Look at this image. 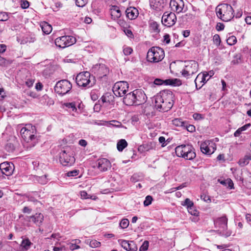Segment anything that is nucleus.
<instances>
[{"instance_id":"f03ea898","label":"nucleus","mask_w":251,"mask_h":251,"mask_svg":"<svg viewBox=\"0 0 251 251\" xmlns=\"http://www.w3.org/2000/svg\"><path fill=\"white\" fill-rule=\"evenodd\" d=\"M146 94L141 89H136L126 95L123 102L126 105H140L146 101Z\"/></svg>"},{"instance_id":"a211bd4d","label":"nucleus","mask_w":251,"mask_h":251,"mask_svg":"<svg viewBox=\"0 0 251 251\" xmlns=\"http://www.w3.org/2000/svg\"><path fill=\"white\" fill-rule=\"evenodd\" d=\"M154 84L157 85L164 84L165 85L179 86L181 84V82L179 79L177 78L168 79L165 80L159 78H156L154 81Z\"/></svg>"},{"instance_id":"c756f323","label":"nucleus","mask_w":251,"mask_h":251,"mask_svg":"<svg viewBox=\"0 0 251 251\" xmlns=\"http://www.w3.org/2000/svg\"><path fill=\"white\" fill-rule=\"evenodd\" d=\"M149 25L151 29L153 30L154 32L158 33L160 31L159 29L158 28L159 25L157 23V22L151 20L149 22Z\"/></svg>"},{"instance_id":"13d9d810","label":"nucleus","mask_w":251,"mask_h":251,"mask_svg":"<svg viewBox=\"0 0 251 251\" xmlns=\"http://www.w3.org/2000/svg\"><path fill=\"white\" fill-rule=\"evenodd\" d=\"M5 96L6 95L4 89L0 87V100L3 99Z\"/></svg>"},{"instance_id":"f3484780","label":"nucleus","mask_w":251,"mask_h":251,"mask_svg":"<svg viewBox=\"0 0 251 251\" xmlns=\"http://www.w3.org/2000/svg\"><path fill=\"white\" fill-rule=\"evenodd\" d=\"M92 71L98 77L102 78L109 72L108 68L104 64H96L92 69Z\"/></svg>"},{"instance_id":"c9c22d12","label":"nucleus","mask_w":251,"mask_h":251,"mask_svg":"<svg viewBox=\"0 0 251 251\" xmlns=\"http://www.w3.org/2000/svg\"><path fill=\"white\" fill-rule=\"evenodd\" d=\"M36 180L41 184H45L48 182V179L46 175H44L41 176H36Z\"/></svg>"},{"instance_id":"2eb2a0df","label":"nucleus","mask_w":251,"mask_h":251,"mask_svg":"<svg viewBox=\"0 0 251 251\" xmlns=\"http://www.w3.org/2000/svg\"><path fill=\"white\" fill-rule=\"evenodd\" d=\"M200 149L203 153L210 155L215 151L216 145L211 141H205L201 143Z\"/></svg>"},{"instance_id":"ea45409f","label":"nucleus","mask_w":251,"mask_h":251,"mask_svg":"<svg viewBox=\"0 0 251 251\" xmlns=\"http://www.w3.org/2000/svg\"><path fill=\"white\" fill-rule=\"evenodd\" d=\"M128 246L129 249L127 251H137V247L134 241H129Z\"/></svg>"},{"instance_id":"6e6d98bb","label":"nucleus","mask_w":251,"mask_h":251,"mask_svg":"<svg viewBox=\"0 0 251 251\" xmlns=\"http://www.w3.org/2000/svg\"><path fill=\"white\" fill-rule=\"evenodd\" d=\"M201 199L206 202H210L211 201V199L209 196H206L204 194L202 195H201Z\"/></svg>"},{"instance_id":"72a5a7b5","label":"nucleus","mask_w":251,"mask_h":251,"mask_svg":"<svg viewBox=\"0 0 251 251\" xmlns=\"http://www.w3.org/2000/svg\"><path fill=\"white\" fill-rule=\"evenodd\" d=\"M250 126V124H246L244 126L239 128L234 133V135L235 137L239 136L241 133L246 130Z\"/></svg>"},{"instance_id":"a19ab883","label":"nucleus","mask_w":251,"mask_h":251,"mask_svg":"<svg viewBox=\"0 0 251 251\" xmlns=\"http://www.w3.org/2000/svg\"><path fill=\"white\" fill-rule=\"evenodd\" d=\"M129 224V222L128 219H124L121 221L120 226L122 228H126L128 227Z\"/></svg>"},{"instance_id":"58836bf2","label":"nucleus","mask_w":251,"mask_h":251,"mask_svg":"<svg viewBox=\"0 0 251 251\" xmlns=\"http://www.w3.org/2000/svg\"><path fill=\"white\" fill-rule=\"evenodd\" d=\"M119 242L120 243L121 246L126 250L128 251V249H129V241H126L125 240H119Z\"/></svg>"},{"instance_id":"bf43d9fd","label":"nucleus","mask_w":251,"mask_h":251,"mask_svg":"<svg viewBox=\"0 0 251 251\" xmlns=\"http://www.w3.org/2000/svg\"><path fill=\"white\" fill-rule=\"evenodd\" d=\"M193 117L196 120H200L202 119V115L199 113H194L193 115Z\"/></svg>"},{"instance_id":"5fc2aeb1","label":"nucleus","mask_w":251,"mask_h":251,"mask_svg":"<svg viewBox=\"0 0 251 251\" xmlns=\"http://www.w3.org/2000/svg\"><path fill=\"white\" fill-rule=\"evenodd\" d=\"M225 25L223 23H218L217 24L216 28L218 31H221L224 29Z\"/></svg>"},{"instance_id":"39448f33","label":"nucleus","mask_w":251,"mask_h":251,"mask_svg":"<svg viewBox=\"0 0 251 251\" xmlns=\"http://www.w3.org/2000/svg\"><path fill=\"white\" fill-rule=\"evenodd\" d=\"M165 56L164 50L160 47H153L147 53V59L150 62L157 63L161 61Z\"/></svg>"},{"instance_id":"052dcab7","label":"nucleus","mask_w":251,"mask_h":251,"mask_svg":"<svg viewBox=\"0 0 251 251\" xmlns=\"http://www.w3.org/2000/svg\"><path fill=\"white\" fill-rule=\"evenodd\" d=\"M32 211V209L27 206H25L23 209V212L24 213L30 214Z\"/></svg>"},{"instance_id":"603ef678","label":"nucleus","mask_w":251,"mask_h":251,"mask_svg":"<svg viewBox=\"0 0 251 251\" xmlns=\"http://www.w3.org/2000/svg\"><path fill=\"white\" fill-rule=\"evenodd\" d=\"M107 97L111 98V95L108 93H106L101 98V100L103 103L105 102L107 103V101H108V100H107Z\"/></svg>"},{"instance_id":"ddd939ff","label":"nucleus","mask_w":251,"mask_h":251,"mask_svg":"<svg viewBox=\"0 0 251 251\" xmlns=\"http://www.w3.org/2000/svg\"><path fill=\"white\" fill-rule=\"evenodd\" d=\"M128 84L126 81H119L113 87V92L117 97H123L128 89Z\"/></svg>"},{"instance_id":"412c9836","label":"nucleus","mask_w":251,"mask_h":251,"mask_svg":"<svg viewBox=\"0 0 251 251\" xmlns=\"http://www.w3.org/2000/svg\"><path fill=\"white\" fill-rule=\"evenodd\" d=\"M27 219L29 222H32L36 225L40 226L44 220V216L41 213H37L34 215L27 217Z\"/></svg>"},{"instance_id":"8fccbe9b","label":"nucleus","mask_w":251,"mask_h":251,"mask_svg":"<svg viewBox=\"0 0 251 251\" xmlns=\"http://www.w3.org/2000/svg\"><path fill=\"white\" fill-rule=\"evenodd\" d=\"M29 6V3L27 0H22L21 2V6L23 9H26Z\"/></svg>"},{"instance_id":"20e7f679","label":"nucleus","mask_w":251,"mask_h":251,"mask_svg":"<svg viewBox=\"0 0 251 251\" xmlns=\"http://www.w3.org/2000/svg\"><path fill=\"white\" fill-rule=\"evenodd\" d=\"M176 154L178 157H181L187 160H193L196 154L193 146L189 144L181 145L175 149Z\"/></svg>"},{"instance_id":"864d4df0","label":"nucleus","mask_w":251,"mask_h":251,"mask_svg":"<svg viewBox=\"0 0 251 251\" xmlns=\"http://www.w3.org/2000/svg\"><path fill=\"white\" fill-rule=\"evenodd\" d=\"M6 149L8 151L12 152L14 150L15 148L12 144L8 143L6 145Z\"/></svg>"},{"instance_id":"2f4dec72","label":"nucleus","mask_w":251,"mask_h":251,"mask_svg":"<svg viewBox=\"0 0 251 251\" xmlns=\"http://www.w3.org/2000/svg\"><path fill=\"white\" fill-rule=\"evenodd\" d=\"M85 242L86 244H89L90 247L93 248L99 247L101 245L100 242L96 240H90L88 239L85 240Z\"/></svg>"},{"instance_id":"774afa93","label":"nucleus","mask_w":251,"mask_h":251,"mask_svg":"<svg viewBox=\"0 0 251 251\" xmlns=\"http://www.w3.org/2000/svg\"><path fill=\"white\" fill-rule=\"evenodd\" d=\"M63 250H65V247H53V251H63Z\"/></svg>"},{"instance_id":"e2e57ef3","label":"nucleus","mask_w":251,"mask_h":251,"mask_svg":"<svg viewBox=\"0 0 251 251\" xmlns=\"http://www.w3.org/2000/svg\"><path fill=\"white\" fill-rule=\"evenodd\" d=\"M164 41L166 44H169L170 42V35L168 34H165L164 35Z\"/></svg>"},{"instance_id":"3c124183","label":"nucleus","mask_w":251,"mask_h":251,"mask_svg":"<svg viewBox=\"0 0 251 251\" xmlns=\"http://www.w3.org/2000/svg\"><path fill=\"white\" fill-rule=\"evenodd\" d=\"M132 52V49L130 47H126L123 50V52L125 55H128Z\"/></svg>"},{"instance_id":"338daca9","label":"nucleus","mask_w":251,"mask_h":251,"mask_svg":"<svg viewBox=\"0 0 251 251\" xmlns=\"http://www.w3.org/2000/svg\"><path fill=\"white\" fill-rule=\"evenodd\" d=\"M126 34L129 37L133 36L132 32L130 29H126L125 30Z\"/></svg>"},{"instance_id":"aec40b11","label":"nucleus","mask_w":251,"mask_h":251,"mask_svg":"<svg viewBox=\"0 0 251 251\" xmlns=\"http://www.w3.org/2000/svg\"><path fill=\"white\" fill-rule=\"evenodd\" d=\"M98 168L100 171H106L109 169L111 167L110 162L106 158H101L97 161Z\"/></svg>"},{"instance_id":"423d86ee","label":"nucleus","mask_w":251,"mask_h":251,"mask_svg":"<svg viewBox=\"0 0 251 251\" xmlns=\"http://www.w3.org/2000/svg\"><path fill=\"white\" fill-rule=\"evenodd\" d=\"M20 133L25 141L27 143L33 141L31 144L32 146H35V141H34V140L35 139L36 129L34 126L31 124H27L25 127L21 128Z\"/></svg>"},{"instance_id":"bb28decb","label":"nucleus","mask_w":251,"mask_h":251,"mask_svg":"<svg viewBox=\"0 0 251 251\" xmlns=\"http://www.w3.org/2000/svg\"><path fill=\"white\" fill-rule=\"evenodd\" d=\"M172 124L177 127H185L187 126V122L183 121L180 118H176L172 121Z\"/></svg>"},{"instance_id":"393cba45","label":"nucleus","mask_w":251,"mask_h":251,"mask_svg":"<svg viewBox=\"0 0 251 251\" xmlns=\"http://www.w3.org/2000/svg\"><path fill=\"white\" fill-rule=\"evenodd\" d=\"M43 32L46 34H50L52 29V26L47 22H44L40 24Z\"/></svg>"},{"instance_id":"4c0bfd02","label":"nucleus","mask_w":251,"mask_h":251,"mask_svg":"<svg viewBox=\"0 0 251 251\" xmlns=\"http://www.w3.org/2000/svg\"><path fill=\"white\" fill-rule=\"evenodd\" d=\"M226 42L229 45L232 46L237 42V39L235 36H231L226 39Z\"/></svg>"},{"instance_id":"09e8293b","label":"nucleus","mask_w":251,"mask_h":251,"mask_svg":"<svg viewBox=\"0 0 251 251\" xmlns=\"http://www.w3.org/2000/svg\"><path fill=\"white\" fill-rule=\"evenodd\" d=\"M79 174V171L77 170H74L72 171H69L67 173V175L68 176H75Z\"/></svg>"},{"instance_id":"79ce46f5","label":"nucleus","mask_w":251,"mask_h":251,"mask_svg":"<svg viewBox=\"0 0 251 251\" xmlns=\"http://www.w3.org/2000/svg\"><path fill=\"white\" fill-rule=\"evenodd\" d=\"M152 200H153V199L151 196H150V195L147 196L145 198V200L144 201V205L145 206H149V205H150L151 203Z\"/></svg>"},{"instance_id":"4d7b16f0","label":"nucleus","mask_w":251,"mask_h":251,"mask_svg":"<svg viewBox=\"0 0 251 251\" xmlns=\"http://www.w3.org/2000/svg\"><path fill=\"white\" fill-rule=\"evenodd\" d=\"M80 197L81 199H86L89 198L87 192L85 191H82L80 192Z\"/></svg>"},{"instance_id":"a878e982","label":"nucleus","mask_w":251,"mask_h":251,"mask_svg":"<svg viewBox=\"0 0 251 251\" xmlns=\"http://www.w3.org/2000/svg\"><path fill=\"white\" fill-rule=\"evenodd\" d=\"M40 102L44 105L48 106H50L54 104L53 100L47 95H45L41 98Z\"/></svg>"},{"instance_id":"9d476101","label":"nucleus","mask_w":251,"mask_h":251,"mask_svg":"<svg viewBox=\"0 0 251 251\" xmlns=\"http://www.w3.org/2000/svg\"><path fill=\"white\" fill-rule=\"evenodd\" d=\"M91 75L88 72H82L78 74L75 78L76 84L80 87H90L92 86L90 80Z\"/></svg>"},{"instance_id":"0e129e2a","label":"nucleus","mask_w":251,"mask_h":251,"mask_svg":"<svg viewBox=\"0 0 251 251\" xmlns=\"http://www.w3.org/2000/svg\"><path fill=\"white\" fill-rule=\"evenodd\" d=\"M159 142L162 144V146L163 147H164L165 146H166V145L165 144V138L163 137V136H161L159 138Z\"/></svg>"},{"instance_id":"6ab92c4d","label":"nucleus","mask_w":251,"mask_h":251,"mask_svg":"<svg viewBox=\"0 0 251 251\" xmlns=\"http://www.w3.org/2000/svg\"><path fill=\"white\" fill-rule=\"evenodd\" d=\"M0 169L1 174L7 176L11 175L14 171V165L7 162H4L0 164Z\"/></svg>"},{"instance_id":"b1692460","label":"nucleus","mask_w":251,"mask_h":251,"mask_svg":"<svg viewBox=\"0 0 251 251\" xmlns=\"http://www.w3.org/2000/svg\"><path fill=\"white\" fill-rule=\"evenodd\" d=\"M155 1L156 0H150L151 7L156 11L161 10L164 7L163 2H161L159 1L156 2Z\"/></svg>"},{"instance_id":"cd10ccee","label":"nucleus","mask_w":251,"mask_h":251,"mask_svg":"<svg viewBox=\"0 0 251 251\" xmlns=\"http://www.w3.org/2000/svg\"><path fill=\"white\" fill-rule=\"evenodd\" d=\"M203 76L201 73L199 74L195 79L196 87L197 89H200L204 84H203Z\"/></svg>"},{"instance_id":"6e6552de","label":"nucleus","mask_w":251,"mask_h":251,"mask_svg":"<svg viewBox=\"0 0 251 251\" xmlns=\"http://www.w3.org/2000/svg\"><path fill=\"white\" fill-rule=\"evenodd\" d=\"M199 65L194 60H190L185 62V66L181 72L182 76L186 78H190L193 75L198 71Z\"/></svg>"},{"instance_id":"c85d7f7f","label":"nucleus","mask_w":251,"mask_h":251,"mask_svg":"<svg viewBox=\"0 0 251 251\" xmlns=\"http://www.w3.org/2000/svg\"><path fill=\"white\" fill-rule=\"evenodd\" d=\"M31 244V242L28 239H23L21 244V247L22 248V251H25L28 250L30 248Z\"/></svg>"},{"instance_id":"c03bdc74","label":"nucleus","mask_w":251,"mask_h":251,"mask_svg":"<svg viewBox=\"0 0 251 251\" xmlns=\"http://www.w3.org/2000/svg\"><path fill=\"white\" fill-rule=\"evenodd\" d=\"M188 212L194 216H198L199 212V211L195 208L194 205L192 206V207H190L187 209Z\"/></svg>"},{"instance_id":"dca6fc26","label":"nucleus","mask_w":251,"mask_h":251,"mask_svg":"<svg viewBox=\"0 0 251 251\" xmlns=\"http://www.w3.org/2000/svg\"><path fill=\"white\" fill-rule=\"evenodd\" d=\"M176 21V17L173 12H165L162 17V24L168 27L174 25Z\"/></svg>"},{"instance_id":"680f3d73","label":"nucleus","mask_w":251,"mask_h":251,"mask_svg":"<svg viewBox=\"0 0 251 251\" xmlns=\"http://www.w3.org/2000/svg\"><path fill=\"white\" fill-rule=\"evenodd\" d=\"M70 249L72 251H74L75 249H78L80 248V247L78 245H77L76 244H71L69 247Z\"/></svg>"},{"instance_id":"0eeeda50","label":"nucleus","mask_w":251,"mask_h":251,"mask_svg":"<svg viewBox=\"0 0 251 251\" xmlns=\"http://www.w3.org/2000/svg\"><path fill=\"white\" fill-rule=\"evenodd\" d=\"M59 161L63 166H72L74 164L75 158L70 148L67 147L60 152Z\"/></svg>"},{"instance_id":"9b49d317","label":"nucleus","mask_w":251,"mask_h":251,"mask_svg":"<svg viewBox=\"0 0 251 251\" xmlns=\"http://www.w3.org/2000/svg\"><path fill=\"white\" fill-rule=\"evenodd\" d=\"M227 218L226 216H222L218 218L214 223L215 227L218 228L220 233L226 237H228L231 235V232L226 231L227 228Z\"/></svg>"},{"instance_id":"4be33fe9","label":"nucleus","mask_w":251,"mask_h":251,"mask_svg":"<svg viewBox=\"0 0 251 251\" xmlns=\"http://www.w3.org/2000/svg\"><path fill=\"white\" fill-rule=\"evenodd\" d=\"M126 17L130 20L135 19L138 15L137 9L134 7H129L126 11Z\"/></svg>"},{"instance_id":"69168bd1","label":"nucleus","mask_w":251,"mask_h":251,"mask_svg":"<svg viewBox=\"0 0 251 251\" xmlns=\"http://www.w3.org/2000/svg\"><path fill=\"white\" fill-rule=\"evenodd\" d=\"M35 88L37 90L40 91L43 88V85L41 83L38 82V83H36Z\"/></svg>"},{"instance_id":"1a4fd4ad","label":"nucleus","mask_w":251,"mask_h":251,"mask_svg":"<svg viewBox=\"0 0 251 251\" xmlns=\"http://www.w3.org/2000/svg\"><path fill=\"white\" fill-rule=\"evenodd\" d=\"M72 87V85L70 81L63 79L56 83L54 87V90L59 95H64L68 93Z\"/></svg>"},{"instance_id":"de8ad7c7","label":"nucleus","mask_w":251,"mask_h":251,"mask_svg":"<svg viewBox=\"0 0 251 251\" xmlns=\"http://www.w3.org/2000/svg\"><path fill=\"white\" fill-rule=\"evenodd\" d=\"M8 16L6 12H0V21H6L8 20Z\"/></svg>"},{"instance_id":"49530a36","label":"nucleus","mask_w":251,"mask_h":251,"mask_svg":"<svg viewBox=\"0 0 251 251\" xmlns=\"http://www.w3.org/2000/svg\"><path fill=\"white\" fill-rule=\"evenodd\" d=\"M87 3V0H76V5L80 7L84 6Z\"/></svg>"},{"instance_id":"e433bc0d","label":"nucleus","mask_w":251,"mask_h":251,"mask_svg":"<svg viewBox=\"0 0 251 251\" xmlns=\"http://www.w3.org/2000/svg\"><path fill=\"white\" fill-rule=\"evenodd\" d=\"M181 204L183 206H186L187 208L188 209L190 207H192L194 205V203L189 199L187 198L183 202H182Z\"/></svg>"},{"instance_id":"473e14b6","label":"nucleus","mask_w":251,"mask_h":251,"mask_svg":"<svg viewBox=\"0 0 251 251\" xmlns=\"http://www.w3.org/2000/svg\"><path fill=\"white\" fill-rule=\"evenodd\" d=\"M64 107H65L67 108V110H69L70 112L76 111L77 109L76 108V106L75 102H66L63 104Z\"/></svg>"},{"instance_id":"7ed1b4c3","label":"nucleus","mask_w":251,"mask_h":251,"mask_svg":"<svg viewBox=\"0 0 251 251\" xmlns=\"http://www.w3.org/2000/svg\"><path fill=\"white\" fill-rule=\"evenodd\" d=\"M217 17L223 22L230 21L234 17V10L232 6L227 3L219 4L215 9Z\"/></svg>"},{"instance_id":"7c9ffc66","label":"nucleus","mask_w":251,"mask_h":251,"mask_svg":"<svg viewBox=\"0 0 251 251\" xmlns=\"http://www.w3.org/2000/svg\"><path fill=\"white\" fill-rule=\"evenodd\" d=\"M127 146V142L125 139H121L117 143V147L119 151H122Z\"/></svg>"},{"instance_id":"f8f14e48","label":"nucleus","mask_w":251,"mask_h":251,"mask_svg":"<svg viewBox=\"0 0 251 251\" xmlns=\"http://www.w3.org/2000/svg\"><path fill=\"white\" fill-rule=\"evenodd\" d=\"M76 42L75 37L72 36H63L57 38L55 40V44L60 48H65L70 46Z\"/></svg>"},{"instance_id":"4468645a","label":"nucleus","mask_w":251,"mask_h":251,"mask_svg":"<svg viewBox=\"0 0 251 251\" xmlns=\"http://www.w3.org/2000/svg\"><path fill=\"white\" fill-rule=\"evenodd\" d=\"M170 6L172 10L177 14L184 13L187 10L183 0H171L170 2Z\"/></svg>"},{"instance_id":"f257e3e1","label":"nucleus","mask_w":251,"mask_h":251,"mask_svg":"<svg viewBox=\"0 0 251 251\" xmlns=\"http://www.w3.org/2000/svg\"><path fill=\"white\" fill-rule=\"evenodd\" d=\"M173 98V94L171 91H161L154 97L155 107L159 111H167L172 107Z\"/></svg>"},{"instance_id":"a18cd8bd","label":"nucleus","mask_w":251,"mask_h":251,"mask_svg":"<svg viewBox=\"0 0 251 251\" xmlns=\"http://www.w3.org/2000/svg\"><path fill=\"white\" fill-rule=\"evenodd\" d=\"M149 243L148 241H145L139 249L140 251H147L148 249Z\"/></svg>"},{"instance_id":"f704fd0d","label":"nucleus","mask_w":251,"mask_h":251,"mask_svg":"<svg viewBox=\"0 0 251 251\" xmlns=\"http://www.w3.org/2000/svg\"><path fill=\"white\" fill-rule=\"evenodd\" d=\"M249 163V161L248 160L247 156L246 155H245L243 157L241 158L238 162V164L241 167H243L248 165Z\"/></svg>"},{"instance_id":"5701e85b","label":"nucleus","mask_w":251,"mask_h":251,"mask_svg":"<svg viewBox=\"0 0 251 251\" xmlns=\"http://www.w3.org/2000/svg\"><path fill=\"white\" fill-rule=\"evenodd\" d=\"M110 14L112 17V19L114 20L119 18L122 14L119 7L116 5L111 6L110 8Z\"/></svg>"},{"instance_id":"37998d69","label":"nucleus","mask_w":251,"mask_h":251,"mask_svg":"<svg viewBox=\"0 0 251 251\" xmlns=\"http://www.w3.org/2000/svg\"><path fill=\"white\" fill-rule=\"evenodd\" d=\"M213 41L215 45L217 46H220L221 41L220 36L218 34H215L213 38Z\"/></svg>"}]
</instances>
